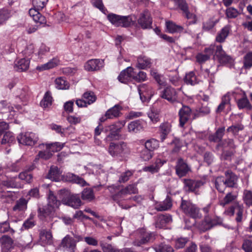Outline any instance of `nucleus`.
<instances>
[{
  "instance_id": "nucleus-1",
  "label": "nucleus",
  "mask_w": 252,
  "mask_h": 252,
  "mask_svg": "<svg viewBox=\"0 0 252 252\" xmlns=\"http://www.w3.org/2000/svg\"><path fill=\"white\" fill-rule=\"evenodd\" d=\"M202 210L204 213V218L197 225L200 230L207 231L222 223V219L215 215V206L212 203L207 204L203 208Z\"/></svg>"
},
{
  "instance_id": "nucleus-2",
  "label": "nucleus",
  "mask_w": 252,
  "mask_h": 252,
  "mask_svg": "<svg viewBox=\"0 0 252 252\" xmlns=\"http://www.w3.org/2000/svg\"><path fill=\"white\" fill-rule=\"evenodd\" d=\"M48 203L47 206L39 208L38 209V215L41 219L46 218L47 216L52 215L57 209L61 204L60 200L57 199V197L53 192L49 190L48 194Z\"/></svg>"
},
{
  "instance_id": "nucleus-3",
  "label": "nucleus",
  "mask_w": 252,
  "mask_h": 252,
  "mask_svg": "<svg viewBox=\"0 0 252 252\" xmlns=\"http://www.w3.org/2000/svg\"><path fill=\"white\" fill-rule=\"evenodd\" d=\"M48 1V0H32L34 7L29 10V14L35 23L40 25L46 24L45 17L42 16L39 11L45 6Z\"/></svg>"
},
{
  "instance_id": "nucleus-4",
  "label": "nucleus",
  "mask_w": 252,
  "mask_h": 252,
  "mask_svg": "<svg viewBox=\"0 0 252 252\" xmlns=\"http://www.w3.org/2000/svg\"><path fill=\"white\" fill-rule=\"evenodd\" d=\"M58 195L62 200L63 204L74 209H78L82 205V202L78 194L70 195L68 190L61 189L58 191Z\"/></svg>"
},
{
  "instance_id": "nucleus-5",
  "label": "nucleus",
  "mask_w": 252,
  "mask_h": 252,
  "mask_svg": "<svg viewBox=\"0 0 252 252\" xmlns=\"http://www.w3.org/2000/svg\"><path fill=\"white\" fill-rule=\"evenodd\" d=\"M107 17L109 21L115 27H128L133 22L130 16H121L110 13Z\"/></svg>"
},
{
  "instance_id": "nucleus-6",
  "label": "nucleus",
  "mask_w": 252,
  "mask_h": 252,
  "mask_svg": "<svg viewBox=\"0 0 252 252\" xmlns=\"http://www.w3.org/2000/svg\"><path fill=\"white\" fill-rule=\"evenodd\" d=\"M181 208L185 214L193 219H199L202 216L199 208L189 201L182 200Z\"/></svg>"
},
{
  "instance_id": "nucleus-7",
  "label": "nucleus",
  "mask_w": 252,
  "mask_h": 252,
  "mask_svg": "<svg viewBox=\"0 0 252 252\" xmlns=\"http://www.w3.org/2000/svg\"><path fill=\"white\" fill-rule=\"evenodd\" d=\"M108 153L113 157H123L128 152L127 146L124 142L111 143L108 148Z\"/></svg>"
},
{
  "instance_id": "nucleus-8",
  "label": "nucleus",
  "mask_w": 252,
  "mask_h": 252,
  "mask_svg": "<svg viewBox=\"0 0 252 252\" xmlns=\"http://www.w3.org/2000/svg\"><path fill=\"white\" fill-rule=\"evenodd\" d=\"M126 195L124 193V191L123 189L119 191L118 193L114 194L112 196V198L113 200L116 201L119 205L123 209H127L128 208H130L131 206L134 205L133 204H128L126 203V202H125L124 201H129L131 200H133L134 201H136L137 199L138 198V197L136 196H135L134 197H133L132 198H129L128 199H126L125 196Z\"/></svg>"
},
{
  "instance_id": "nucleus-9",
  "label": "nucleus",
  "mask_w": 252,
  "mask_h": 252,
  "mask_svg": "<svg viewBox=\"0 0 252 252\" xmlns=\"http://www.w3.org/2000/svg\"><path fill=\"white\" fill-rule=\"evenodd\" d=\"M38 136L32 132L22 133L17 136L18 142L24 145L33 146L38 140Z\"/></svg>"
},
{
  "instance_id": "nucleus-10",
  "label": "nucleus",
  "mask_w": 252,
  "mask_h": 252,
  "mask_svg": "<svg viewBox=\"0 0 252 252\" xmlns=\"http://www.w3.org/2000/svg\"><path fill=\"white\" fill-rule=\"evenodd\" d=\"M160 96L171 103H176L177 105H182V103L178 100V93L173 88L167 87L161 92Z\"/></svg>"
},
{
  "instance_id": "nucleus-11",
  "label": "nucleus",
  "mask_w": 252,
  "mask_h": 252,
  "mask_svg": "<svg viewBox=\"0 0 252 252\" xmlns=\"http://www.w3.org/2000/svg\"><path fill=\"white\" fill-rule=\"evenodd\" d=\"M138 91L142 102L150 100L154 94L153 87L147 84H142L139 86Z\"/></svg>"
},
{
  "instance_id": "nucleus-12",
  "label": "nucleus",
  "mask_w": 252,
  "mask_h": 252,
  "mask_svg": "<svg viewBox=\"0 0 252 252\" xmlns=\"http://www.w3.org/2000/svg\"><path fill=\"white\" fill-rule=\"evenodd\" d=\"M136 237L133 243L134 246H140L148 243L151 240L153 234L146 232L144 229H140L136 232Z\"/></svg>"
},
{
  "instance_id": "nucleus-13",
  "label": "nucleus",
  "mask_w": 252,
  "mask_h": 252,
  "mask_svg": "<svg viewBox=\"0 0 252 252\" xmlns=\"http://www.w3.org/2000/svg\"><path fill=\"white\" fill-rule=\"evenodd\" d=\"M76 241L70 236L67 235L62 240L60 247L64 251L75 252L76 250Z\"/></svg>"
},
{
  "instance_id": "nucleus-14",
  "label": "nucleus",
  "mask_w": 252,
  "mask_h": 252,
  "mask_svg": "<svg viewBox=\"0 0 252 252\" xmlns=\"http://www.w3.org/2000/svg\"><path fill=\"white\" fill-rule=\"evenodd\" d=\"M175 3L178 5L180 9L183 11V14L188 19H191L192 21L189 22V24H195L196 21V15L190 13L188 10V5L185 0H173Z\"/></svg>"
},
{
  "instance_id": "nucleus-15",
  "label": "nucleus",
  "mask_w": 252,
  "mask_h": 252,
  "mask_svg": "<svg viewBox=\"0 0 252 252\" xmlns=\"http://www.w3.org/2000/svg\"><path fill=\"white\" fill-rule=\"evenodd\" d=\"M214 57L218 60L220 63L222 64H228L230 66L233 62L232 59L226 54L220 45L217 46Z\"/></svg>"
},
{
  "instance_id": "nucleus-16",
  "label": "nucleus",
  "mask_w": 252,
  "mask_h": 252,
  "mask_svg": "<svg viewBox=\"0 0 252 252\" xmlns=\"http://www.w3.org/2000/svg\"><path fill=\"white\" fill-rule=\"evenodd\" d=\"M179 105L182 106L179 112V125L181 127H183L190 118L191 111L189 107L183 105L182 103V105Z\"/></svg>"
},
{
  "instance_id": "nucleus-17",
  "label": "nucleus",
  "mask_w": 252,
  "mask_h": 252,
  "mask_svg": "<svg viewBox=\"0 0 252 252\" xmlns=\"http://www.w3.org/2000/svg\"><path fill=\"white\" fill-rule=\"evenodd\" d=\"M133 76L134 69L129 66L121 72L118 79L121 83L126 84L133 80Z\"/></svg>"
},
{
  "instance_id": "nucleus-18",
  "label": "nucleus",
  "mask_w": 252,
  "mask_h": 252,
  "mask_svg": "<svg viewBox=\"0 0 252 252\" xmlns=\"http://www.w3.org/2000/svg\"><path fill=\"white\" fill-rule=\"evenodd\" d=\"M138 23L143 29H150L152 28V20L148 11H144L141 14L138 20Z\"/></svg>"
},
{
  "instance_id": "nucleus-19",
  "label": "nucleus",
  "mask_w": 252,
  "mask_h": 252,
  "mask_svg": "<svg viewBox=\"0 0 252 252\" xmlns=\"http://www.w3.org/2000/svg\"><path fill=\"white\" fill-rule=\"evenodd\" d=\"M104 66V62L102 60L92 59L88 61L84 65L85 70L89 71L98 70Z\"/></svg>"
},
{
  "instance_id": "nucleus-20",
  "label": "nucleus",
  "mask_w": 252,
  "mask_h": 252,
  "mask_svg": "<svg viewBox=\"0 0 252 252\" xmlns=\"http://www.w3.org/2000/svg\"><path fill=\"white\" fill-rule=\"evenodd\" d=\"M165 162V160L159 158H157L153 164L144 167L143 168V171L144 172H148L152 174L157 173L158 172L160 168Z\"/></svg>"
},
{
  "instance_id": "nucleus-21",
  "label": "nucleus",
  "mask_w": 252,
  "mask_h": 252,
  "mask_svg": "<svg viewBox=\"0 0 252 252\" xmlns=\"http://www.w3.org/2000/svg\"><path fill=\"white\" fill-rule=\"evenodd\" d=\"M19 187H20V186L18 185L16 182L13 179L7 181L0 180V198H3L7 196L6 193L4 192V189L5 188H13Z\"/></svg>"
},
{
  "instance_id": "nucleus-22",
  "label": "nucleus",
  "mask_w": 252,
  "mask_h": 252,
  "mask_svg": "<svg viewBox=\"0 0 252 252\" xmlns=\"http://www.w3.org/2000/svg\"><path fill=\"white\" fill-rule=\"evenodd\" d=\"M146 125V122L142 120L131 122L127 126L128 131L129 132L137 133L143 130Z\"/></svg>"
},
{
  "instance_id": "nucleus-23",
  "label": "nucleus",
  "mask_w": 252,
  "mask_h": 252,
  "mask_svg": "<svg viewBox=\"0 0 252 252\" xmlns=\"http://www.w3.org/2000/svg\"><path fill=\"white\" fill-rule=\"evenodd\" d=\"M184 188L187 191H195L203 186L204 183L201 181H193L190 179H184Z\"/></svg>"
},
{
  "instance_id": "nucleus-24",
  "label": "nucleus",
  "mask_w": 252,
  "mask_h": 252,
  "mask_svg": "<svg viewBox=\"0 0 252 252\" xmlns=\"http://www.w3.org/2000/svg\"><path fill=\"white\" fill-rule=\"evenodd\" d=\"M189 170L190 168L183 159H178L176 166V172L179 177L185 176Z\"/></svg>"
},
{
  "instance_id": "nucleus-25",
  "label": "nucleus",
  "mask_w": 252,
  "mask_h": 252,
  "mask_svg": "<svg viewBox=\"0 0 252 252\" xmlns=\"http://www.w3.org/2000/svg\"><path fill=\"white\" fill-rule=\"evenodd\" d=\"M30 64L29 58H22L15 61L14 67L17 71H25L29 69Z\"/></svg>"
},
{
  "instance_id": "nucleus-26",
  "label": "nucleus",
  "mask_w": 252,
  "mask_h": 252,
  "mask_svg": "<svg viewBox=\"0 0 252 252\" xmlns=\"http://www.w3.org/2000/svg\"><path fill=\"white\" fill-rule=\"evenodd\" d=\"M171 130V125L168 122H164L160 124L159 127L160 139L161 142L167 138Z\"/></svg>"
},
{
  "instance_id": "nucleus-27",
  "label": "nucleus",
  "mask_w": 252,
  "mask_h": 252,
  "mask_svg": "<svg viewBox=\"0 0 252 252\" xmlns=\"http://www.w3.org/2000/svg\"><path fill=\"white\" fill-rule=\"evenodd\" d=\"M2 252H9L13 247L12 239L7 235H3L0 238Z\"/></svg>"
},
{
  "instance_id": "nucleus-28",
  "label": "nucleus",
  "mask_w": 252,
  "mask_h": 252,
  "mask_svg": "<svg viewBox=\"0 0 252 252\" xmlns=\"http://www.w3.org/2000/svg\"><path fill=\"white\" fill-rule=\"evenodd\" d=\"M172 221L171 216L169 215H161L158 216L155 225L157 228H164L166 224L170 223Z\"/></svg>"
},
{
  "instance_id": "nucleus-29",
  "label": "nucleus",
  "mask_w": 252,
  "mask_h": 252,
  "mask_svg": "<svg viewBox=\"0 0 252 252\" xmlns=\"http://www.w3.org/2000/svg\"><path fill=\"white\" fill-rule=\"evenodd\" d=\"M165 26L166 31L171 33H181L184 31V28L180 26L177 25L176 23L171 21H167L165 22Z\"/></svg>"
},
{
  "instance_id": "nucleus-30",
  "label": "nucleus",
  "mask_w": 252,
  "mask_h": 252,
  "mask_svg": "<svg viewBox=\"0 0 252 252\" xmlns=\"http://www.w3.org/2000/svg\"><path fill=\"white\" fill-rule=\"evenodd\" d=\"M64 145V143H61L60 142H55L50 144H40L39 147L40 148H43L46 147L47 150L52 153L57 152L63 149Z\"/></svg>"
},
{
  "instance_id": "nucleus-31",
  "label": "nucleus",
  "mask_w": 252,
  "mask_h": 252,
  "mask_svg": "<svg viewBox=\"0 0 252 252\" xmlns=\"http://www.w3.org/2000/svg\"><path fill=\"white\" fill-rule=\"evenodd\" d=\"M59 63L60 61L58 58H53L46 63L37 66L36 69L39 71H42L53 68L59 64Z\"/></svg>"
},
{
  "instance_id": "nucleus-32",
  "label": "nucleus",
  "mask_w": 252,
  "mask_h": 252,
  "mask_svg": "<svg viewBox=\"0 0 252 252\" xmlns=\"http://www.w3.org/2000/svg\"><path fill=\"white\" fill-rule=\"evenodd\" d=\"M50 128L52 130H55L57 133L60 134L62 136H66L67 130H71L69 133H74L75 131V128L72 126L62 128L61 126L52 124L50 126Z\"/></svg>"
},
{
  "instance_id": "nucleus-33",
  "label": "nucleus",
  "mask_w": 252,
  "mask_h": 252,
  "mask_svg": "<svg viewBox=\"0 0 252 252\" xmlns=\"http://www.w3.org/2000/svg\"><path fill=\"white\" fill-rule=\"evenodd\" d=\"M171 206L172 202L171 198L169 196H167L163 201L156 203L155 208L158 211H162L167 210Z\"/></svg>"
},
{
  "instance_id": "nucleus-34",
  "label": "nucleus",
  "mask_w": 252,
  "mask_h": 252,
  "mask_svg": "<svg viewBox=\"0 0 252 252\" xmlns=\"http://www.w3.org/2000/svg\"><path fill=\"white\" fill-rule=\"evenodd\" d=\"M40 240L42 245L52 244L53 240L51 233L49 231H41L40 233Z\"/></svg>"
},
{
  "instance_id": "nucleus-35",
  "label": "nucleus",
  "mask_w": 252,
  "mask_h": 252,
  "mask_svg": "<svg viewBox=\"0 0 252 252\" xmlns=\"http://www.w3.org/2000/svg\"><path fill=\"white\" fill-rule=\"evenodd\" d=\"M55 86L59 90H67L70 86L69 83L63 77L55 79Z\"/></svg>"
},
{
  "instance_id": "nucleus-36",
  "label": "nucleus",
  "mask_w": 252,
  "mask_h": 252,
  "mask_svg": "<svg viewBox=\"0 0 252 252\" xmlns=\"http://www.w3.org/2000/svg\"><path fill=\"white\" fill-rule=\"evenodd\" d=\"M66 177L67 181L76 183L81 186L83 187L87 184L86 182L83 178L72 173H67L66 175Z\"/></svg>"
},
{
  "instance_id": "nucleus-37",
  "label": "nucleus",
  "mask_w": 252,
  "mask_h": 252,
  "mask_svg": "<svg viewBox=\"0 0 252 252\" xmlns=\"http://www.w3.org/2000/svg\"><path fill=\"white\" fill-rule=\"evenodd\" d=\"M121 110L122 107L121 106L119 105H115L106 112V115L108 117V119H113L118 117Z\"/></svg>"
},
{
  "instance_id": "nucleus-38",
  "label": "nucleus",
  "mask_w": 252,
  "mask_h": 252,
  "mask_svg": "<svg viewBox=\"0 0 252 252\" xmlns=\"http://www.w3.org/2000/svg\"><path fill=\"white\" fill-rule=\"evenodd\" d=\"M230 30V28L228 26L223 27L217 35L216 40L220 43L224 42L228 35Z\"/></svg>"
},
{
  "instance_id": "nucleus-39",
  "label": "nucleus",
  "mask_w": 252,
  "mask_h": 252,
  "mask_svg": "<svg viewBox=\"0 0 252 252\" xmlns=\"http://www.w3.org/2000/svg\"><path fill=\"white\" fill-rule=\"evenodd\" d=\"M60 171L56 166H52L47 176V178L52 181H58L60 179Z\"/></svg>"
},
{
  "instance_id": "nucleus-40",
  "label": "nucleus",
  "mask_w": 252,
  "mask_h": 252,
  "mask_svg": "<svg viewBox=\"0 0 252 252\" xmlns=\"http://www.w3.org/2000/svg\"><path fill=\"white\" fill-rule=\"evenodd\" d=\"M184 81L187 84L191 85H195L198 84L199 82V80L198 79L195 75V73L193 71H190L186 74L184 78Z\"/></svg>"
},
{
  "instance_id": "nucleus-41",
  "label": "nucleus",
  "mask_w": 252,
  "mask_h": 252,
  "mask_svg": "<svg viewBox=\"0 0 252 252\" xmlns=\"http://www.w3.org/2000/svg\"><path fill=\"white\" fill-rule=\"evenodd\" d=\"M147 115L151 122L154 124L157 123L160 120L159 111L157 109L151 108Z\"/></svg>"
},
{
  "instance_id": "nucleus-42",
  "label": "nucleus",
  "mask_w": 252,
  "mask_h": 252,
  "mask_svg": "<svg viewBox=\"0 0 252 252\" xmlns=\"http://www.w3.org/2000/svg\"><path fill=\"white\" fill-rule=\"evenodd\" d=\"M85 167L89 174L98 175L100 174L101 173L103 172V170L101 169L100 165L89 163Z\"/></svg>"
},
{
  "instance_id": "nucleus-43",
  "label": "nucleus",
  "mask_w": 252,
  "mask_h": 252,
  "mask_svg": "<svg viewBox=\"0 0 252 252\" xmlns=\"http://www.w3.org/2000/svg\"><path fill=\"white\" fill-rule=\"evenodd\" d=\"M244 211V207L243 204L235 202V210L236 218L235 220L237 222H241L243 220V215Z\"/></svg>"
},
{
  "instance_id": "nucleus-44",
  "label": "nucleus",
  "mask_w": 252,
  "mask_h": 252,
  "mask_svg": "<svg viewBox=\"0 0 252 252\" xmlns=\"http://www.w3.org/2000/svg\"><path fill=\"white\" fill-rule=\"evenodd\" d=\"M151 63V59L147 57L139 58L136 67L139 69H146L150 66Z\"/></svg>"
},
{
  "instance_id": "nucleus-45",
  "label": "nucleus",
  "mask_w": 252,
  "mask_h": 252,
  "mask_svg": "<svg viewBox=\"0 0 252 252\" xmlns=\"http://www.w3.org/2000/svg\"><path fill=\"white\" fill-rule=\"evenodd\" d=\"M216 188L220 192H223L226 187L224 178L222 177H217L215 181Z\"/></svg>"
},
{
  "instance_id": "nucleus-46",
  "label": "nucleus",
  "mask_w": 252,
  "mask_h": 252,
  "mask_svg": "<svg viewBox=\"0 0 252 252\" xmlns=\"http://www.w3.org/2000/svg\"><path fill=\"white\" fill-rule=\"evenodd\" d=\"M94 198L93 190L90 188L85 189L82 192V198L87 201H91Z\"/></svg>"
},
{
  "instance_id": "nucleus-47",
  "label": "nucleus",
  "mask_w": 252,
  "mask_h": 252,
  "mask_svg": "<svg viewBox=\"0 0 252 252\" xmlns=\"http://www.w3.org/2000/svg\"><path fill=\"white\" fill-rule=\"evenodd\" d=\"M52 103V97L50 92H47L41 101L40 104L41 107L47 108L51 106Z\"/></svg>"
},
{
  "instance_id": "nucleus-48",
  "label": "nucleus",
  "mask_w": 252,
  "mask_h": 252,
  "mask_svg": "<svg viewBox=\"0 0 252 252\" xmlns=\"http://www.w3.org/2000/svg\"><path fill=\"white\" fill-rule=\"evenodd\" d=\"M159 147V142L155 139H151L147 140L145 143V148L153 152Z\"/></svg>"
},
{
  "instance_id": "nucleus-49",
  "label": "nucleus",
  "mask_w": 252,
  "mask_h": 252,
  "mask_svg": "<svg viewBox=\"0 0 252 252\" xmlns=\"http://www.w3.org/2000/svg\"><path fill=\"white\" fill-rule=\"evenodd\" d=\"M99 245L103 252H119V249L103 241H100Z\"/></svg>"
},
{
  "instance_id": "nucleus-50",
  "label": "nucleus",
  "mask_w": 252,
  "mask_h": 252,
  "mask_svg": "<svg viewBox=\"0 0 252 252\" xmlns=\"http://www.w3.org/2000/svg\"><path fill=\"white\" fill-rule=\"evenodd\" d=\"M237 105L240 109H247L250 110L252 107L248 99L246 97H243L238 99L237 101Z\"/></svg>"
},
{
  "instance_id": "nucleus-51",
  "label": "nucleus",
  "mask_w": 252,
  "mask_h": 252,
  "mask_svg": "<svg viewBox=\"0 0 252 252\" xmlns=\"http://www.w3.org/2000/svg\"><path fill=\"white\" fill-rule=\"evenodd\" d=\"M224 131V127L218 129L214 134L210 135L209 140L216 142H220L223 135Z\"/></svg>"
},
{
  "instance_id": "nucleus-52",
  "label": "nucleus",
  "mask_w": 252,
  "mask_h": 252,
  "mask_svg": "<svg viewBox=\"0 0 252 252\" xmlns=\"http://www.w3.org/2000/svg\"><path fill=\"white\" fill-rule=\"evenodd\" d=\"M27 201L24 198H20L16 202V203L13 207V210L15 211H24L27 209Z\"/></svg>"
},
{
  "instance_id": "nucleus-53",
  "label": "nucleus",
  "mask_w": 252,
  "mask_h": 252,
  "mask_svg": "<svg viewBox=\"0 0 252 252\" xmlns=\"http://www.w3.org/2000/svg\"><path fill=\"white\" fill-rule=\"evenodd\" d=\"M82 97L89 105L93 103L95 101L96 99V97L94 93L91 91L85 93Z\"/></svg>"
},
{
  "instance_id": "nucleus-54",
  "label": "nucleus",
  "mask_w": 252,
  "mask_h": 252,
  "mask_svg": "<svg viewBox=\"0 0 252 252\" xmlns=\"http://www.w3.org/2000/svg\"><path fill=\"white\" fill-rule=\"evenodd\" d=\"M15 142V136L13 133L10 132H6L3 137L1 141L2 144H8L10 145Z\"/></svg>"
},
{
  "instance_id": "nucleus-55",
  "label": "nucleus",
  "mask_w": 252,
  "mask_h": 252,
  "mask_svg": "<svg viewBox=\"0 0 252 252\" xmlns=\"http://www.w3.org/2000/svg\"><path fill=\"white\" fill-rule=\"evenodd\" d=\"M105 130L110 132V134L107 136V138H111L113 136H115L121 131L119 129H117V126L115 123L106 126Z\"/></svg>"
},
{
  "instance_id": "nucleus-56",
  "label": "nucleus",
  "mask_w": 252,
  "mask_h": 252,
  "mask_svg": "<svg viewBox=\"0 0 252 252\" xmlns=\"http://www.w3.org/2000/svg\"><path fill=\"white\" fill-rule=\"evenodd\" d=\"M243 200L246 205H252V191L245 190L243 193Z\"/></svg>"
},
{
  "instance_id": "nucleus-57",
  "label": "nucleus",
  "mask_w": 252,
  "mask_h": 252,
  "mask_svg": "<svg viewBox=\"0 0 252 252\" xmlns=\"http://www.w3.org/2000/svg\"><path fill=\"white\" fill-rule=\"evenodd\" d=\"M153 156V152L146 148L142 150L140 153V157L143 161H148Z\"/></svg>"
},
{
  "instance_id": "nucleus-58",
  "label": "nucleus",
  "mask_w": 252,
  "mask_h": 252,
  "mask_svg": "<svg viewBox=\"0 0 252 252\" xmlns=\"http://www.w3.org/2000/svg\"><path fill=\"white\" fill-rule=\"evenodd\" d=\"M226 187H233L237 182V177L233 173H231L227 177L226 179H224Z\"/></svg>"
},
{
  "instance_id": "nucleus-59",
  "label": "nucleus",
  "mask_w": 252,
  "mask_h": 252,
  "mask_svg": "<svg viewBox=\"0 0 252 252\" xmlns=\"http://www.w3.org/2000/svg\"><path fill=\"white\" fill-rule=\"evenodd\" d=\"M249 238L244 241L242 245V248L245 252H252V236H249Z\"/></svg>"
},
{
  "instance_id": "nucleus-60",
  "label": "nucleus",
  "mask_w": 252,
  "mask_h": 252,
  "mask_svg": "<svg viewBox=\"0 0 252 252\" xmlns=\"http://www.w3.org/2000/svg\"><path fill=\"white\" fill-rule=\"evenodd\" d=\"M147 79V74L143 71H139L136 72L134 71L133 80L140 82L145 81Z\"/></svg>"
},
{
  "instance_id": "nucleus-61",
  "label": "nucleus",
  "mask_w": 252,
  "mask_h": 252,
  "mask_svg": "<svg viewBox=\"0 0 252 252\" xmlns=\"http://www.w3.org/2000/svg\"><path fill=\"white\" fill-rule=\"evenodd\" d=\"M34 49L35 46L33 44L29 43L22 51V53L24 56H25L26 57H29L34 53Z\"/></svg>"
},
{
  "instance_id": "nucleus-62",
  "label": "nucleus",
  "mask_w": 252,
  "mask_h": 252,
  "mask_svg": "<svg viewBox=\"0 0 252 252\" xmlns=\"http://www.w3.org/2000/svg\"><path fill=\"white\" fill-rule=\"evenodd\" d=\"M236 196L233 195L231 192L228 193L223 199L220 201V204L222 206H224L225 205L230 203L235 199Z\"/></svg>"
},
{
  "instance_id": "nucleus-63",
  "label": "nucleus",
  "mask_w": 252,
  "mask_h": 252,
  "mask_svg": "<svg viewBox=\"0 0 252 252\" xmlns=\"http://www.w3.org/2000/svg\"><path fill=\"white\" fill-rule=\"evenodd\" d=\"M244 66L249 68L252 66V51L247 53L244 60Z\"/></svg>"
},
{
  "instance_id": "nucleus-64",
  "label": "nucleus",
  "mask_w": 252,
  "mask_h": 252,
  "mask_svg": "<svg viewBox=\"0 0 252 252\" xmlns=\"http://www.w3.org/2000/svg\"><path fill=\"white\" fill-rule=\"evenodd\" d=\"M156 252H173V248L168 245L161 244L155 248Z\"/></svg>"
}]
</instances>
